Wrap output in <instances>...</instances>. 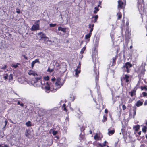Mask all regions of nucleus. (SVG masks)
I'll use <instances>...</instances> for the list:
<instances>
[{
    "instance_id": "f257e3e1",
    "label": "nucleus",
    "mask_w": 147,
    "mask_h": 147,
    "mask_svg": "<svg viewBox=\"0 0 147 147\" xmlns=\"http://www.w3.org/2000/svg\"><path fill=\"white\" fill-rule=\"evenodd\" d=\"M63 84V82H61V79L60 78L57 79L55 86L53 85L51 87V92H55L58 89L60 88Z\"/></svg>"
},
{
    "instance_id": "f03ea898",
    "label": "nucleus",
    "mask_w": 147,
    "mask_h": 147,
    "mask_svg": "<svg viewBox=\"0 0 147 147\" xmlns=\"http://www.w3.org/2000/svg\"><path fill=\"white\" fill-rule=\"evenodd\" d=\"M28 84L30 85H34V86H39L43 84V82L41 81L40 78H35L31 81H29L28 82Z\"/></svg>"
},
{
    "instance_id": "7ed1b4c3",
    "label": "nucleus",
    "mask_w": 147,
    "mask_h": 147,
    "mask_svg": "<svg viewBox=\"0 0 147 147\" xmlns=\"http://www.w3.org/2000/svg\"><path fill=\"white\" fill-rule=\"evenodd\" d=\"M133 65L129 62H126L123 66L121 67V69L124 72H127V73H130L131 70V68Z\"/></svg>"
},
{
    "instance_id": "20e7f679",
    "label": "nucleus",
    "mask_w": 147,
    "mask_h": 147,
    "mask_svg": "<svg viewBox=\"0 0 147 147\" xmlns=\"http://www.w3.org/2000/svg\"><path fill=\"white\" fill-rule=\"evenodd\" d=\"M44 83L42 86V88L45 89L46 92L47 93L49 92V90H50L51 91V87L53 86V85L52 83H49L47 81L44 82Z\"/></svg>"
},
{
    "instance_id": "39448f33",
    "label": "nucleus",
    "mask_w": 147,
    "mask_h": 147,
    "mask_svg": "<svg viewBox=\"0 0 147 147\" xmlns=\"http://www.w3.org/2000/svg\"><path fill=\"white\" fill-rule=\"evenodd\" d=\"M81 62L79 61L78 62V64L76 68L74 70L75 72V74L74 76L76 77H78L79 76V74L81 72Z\"/></svg>"
},
{
    "instance_id": "423d86ee",
    "label": "nucleus",
    "mask_w": 147,
    "mask_h": 147,
    "mask_svg": "<svg viewBox=\"0 0 147 147\" xmlns=\"http://www.w3.org/2000/svg\"><path fill=\"white\" fill-rule=\"evenodd\" d=\"M40 20H38L35 21L34 24L31 27V30L32 31H36L39 29Z\"/></svg>"
},
{
    "instance_id": "0eeeda50",
    "label": "nucleus",
    "mask_w": 147,
    "mask_h": 147,
    "mask_svg": "<svg viewBox=\"0 0 147 147\" xmlns=\"http://www.w3.org/2000/svg\"><path fill=\"white\" fill-rule=\"evenodd\" d=\"M129 76L127 74H125L124 76H123L121 77L120 80L121 82L125 81L126 83L128 84L129 82Z\"/></svg>"
},
{
    "instance_id": "6e6552de",
    "label": "nucleus",
    "mask_w": 147,
    "mask_h": 147,
    "mask_svg": "<svg viewBox=\"0 0 147 147\" xmlns=\"http://www.w3.org/2000/svg\"><path fill=\"white\" fill-rule=\"evenodd\" d=\"M94 72L95 75V81L96 83L99 80V71L96 69V66L95 65L94 66Z\"/></svg>"
},
{
    "instance_id": "1a4fd4ad",
    "label": "nucleus",
    "mask_w": 147,
    "mask_h": 147,
    "mask_svg": "<svg viewBox=\"0 0 147 147\" xmlns=\"http://www.w3.org/2000/svg\"><path fill=\"white\" fill-rule=\"evenodd\" d=\"M118 8L119 10L120 9H124L125 4L121 0H119L118 1Z\"/></svg>"
},
{
    "instance_id": "9d476101",
    "label": "nucleus",
    "mask_w": 147,
    "mask_h": 147,
    "mask_svg": "<svg viewBox=\"0 0 147 147\" xmlns=\"http://www.w3.org/2000/svg\"><path fill=\"white\" fill-rule=\"evenodd\" d=\"M145 70L143 67H141L138 70V72L139 73L140 75L141 76H144Z\"/></svg>"
},
{
    "instance_id": "9b49d317",
    "label": "nucleus",
    "mask_w": 147,
    "mask_h": 147,
    "mask_svg": "<svg viewBox=\"0 0 147 147\" xmlns=\"http://www.w3.org/2000/svg\"><path fill=\"white\" fill-rule=\"evenodd\" d=\"M98 17V16L97 15L93 16L92 18L91 22L94 23L96 22Z\"/></svg>"
},
{
    "instance_id": "f8f14e48",
    "label": "nucleus",
    "mask_w": 147,
    "mask_h": 147,
    "mask_svg": "<svg viewBox=\"0 0 147 147\" xmlns=\"http://www.w3.org/2000/svg\"><path fill=\"white\" fill-rule=\"evenodd\" d=\"M143 102L144 100L143 99L138 100L137 102L136 103L135 105L137 107H139L140 106H142L143 105Z\"/></svg>"
},
{
    "instance_id": "ddd939ff",
    "label": "nucleus",
    "mask_w": 147,
    "mask_h": 147,
    "mask_svg": "<svg viewBox=\"0 0 147 147\" xmlns=\"http://www.w3.org/2000/svg\"><path fill=\"white\" fill-rule=\"evenodd\" d=\"M118 57V56L117 55H116L114 57H113L112 59V66H115L116 64V60L117 58Z\"/></svg>"
},
{
    "instance_id": "4468645a",
    "label": "nucleus",
    "mask_w": 147,
    "mask_h": 147,
    "mask_svg": "<svg viewBox=\"0 0 147 147\" xmlns=\"http://www.w3.org/2000/svg\"><path fill=\"white\" fill-rule=\"evenodd\" d=\"M39 38L40 40H42L46 36L45 34L42 32H40L38 34Z\"/></svg>"
},
{
    "instance_id": "2eb2a0df",
    "label": "nucleus",
    "mask_w": 147,
    "mask_h": 147,
    "mask_svg": "<svg viewBox=\"0 0 147 147\" xmlns=\"http://www.w3.org/2000/svg\"><path fill=\"white\" fill-rule=\"evenodd\" d=\"M36 63H40V62L38 59H36L34 61H33L31 63V66L33 68L34 64Z\"/></svg>"
},
{
    "instance_id": "dca6fc26",
    "label": "nucleus",
    "mask_w": 147,
    "mask_h": 147,
    "mask_svg": "<svg viewBox=\"0 0 147 147\" xmlns=\"http://www.w3.org/2000/svg\"><path fill=\"white\" fill-rule=\"evenodd\" d=\"M117 19L118 20H120L122 18V14L121 12L119 11V12L117 14Z\"/></svg>"
},
{
    "instance_id": "f3484780",
    "label": "nucleus",
    "mask_w": 147,
    "mask_h": 147,
    "mask_svg": "<svg viewBox=\"0 0 147 147\" xmlns=\"http://www.w3.org/2000/svg\"><path fill=\"white\" fill-rule=\"evenodd\" d=\"M28 74L30 75H33L34 76L37 75V74L34 71L32 70H30L28 72Z\"/></svg>"
},
{
    "instance_id": "a211bd4d",
    "label": "nucleus",
    "mask_w": 147,
    "mask_h": 147,
    "mask_svg": "<svg viewBox=\"0 0 147 147\" xmlns=\"http://www.w3.org/2000/svg\"><path fill=\"white\" fill-rule=\"evenodd\" d=\"M58 30L59 31H62L64 33L66 32V28H63L60 26L59 27Z\"/></svg>"
},
{
    "instance_id": "6ab92c4d",
    "label": "nucleus",
    "mask_w": 147,
    "mask_h": 147,
    "mask_svg": "<svg viewBox=\"0 0 147 147\" xmlns=\"http://www.w3.org/2000/svg\"><path fill=\"white\" fill-rule=\"evenodd\" d=\"M136 90L134 89L131 90V91L130 92V96L131 97H133L134 95H136Z\"/></svg>"
},
{
    "instance_id": "aec40b11",
    "label": "nucleus",
    "mask_w": 147,
    "mask_h": 147,
    "mask_svg": "<svg viewBox=\"0 0 147 147\" xmlns=\"http://www.w3.org/2000/svg\"><path fill=\"white\" fill-rule=\"evenodd\" d=\"M140 82L138 81L136 85V86L134 88V89L137 90V89L140 88Z\"/></svg>"
},
{
    "instance_id": "412c9836",
    "label": "nucleus",
    "mask_w": 147,
    "mask_h": 147,
    "mask_svg": "<svg viewBox=\"0 0 147 147\" xmlns=\"http://www.w3.org/2000/svg\"><path fill=\"white\" fill-rule=\"evenodd\" d=\"M137 108L135 106H134L132 107V111L133 112V116H134L136 114V111Z\"/></svg>"
},
{
    "instance_id": "4be33fe9",
    "label": "nucleus",
    "mask_w": 147,
    "mask_h": 147,
    "mask_svg": "<svg viewBox=\"0 0 147 147\" xmlns=\"http://www.w3.org/2000/svg\"><path fill=\"white\" fill-rule=\"evenodd\" d=\"M140 126L139 125H137L134 127V128L135 131H138L140 129Z\"/></svg>"
},
{
    "instance_id": "5701e85b",
    "label": "nucleus",
    "mask_w": 147,
    "mask_h": 147,
    "mask_svg": "<svg viewBox=\"0 0 147 147\" xmlns=\"http://www.w3.org/2000/svg\"><path fill=\"white\" fill-rule=\"evenodd\" d=\"M42 40H43L44 41V42L45 43H46L48 41H50L49 40V38L48 37H46V36L44 37L42 39Z\"/></svg>"
},
{
    "instance_id": "b1692460",
    "label": "nucleus",
    "mask_w": 147,
    "mask_h": 147,
    "mask_svg": "<svg viewBox=\"0 0 147 147\" xmlns=\"http://www.w3.org/2000/svg\"><path fill=\"white\" fill-rule=\"evenodd\" d=\"M92 34L90 33H89L87 34L85 36V38L86 39H88L89 40L90 38V37L91 36Z\"/></svg>"
},
{
    "instance_id": "393cba45",
    "label": "nucleus",
    "mask_w": 147,
    "mask_h": 147,
    "mask_svg": "<svg viewBox=\"0 0 147 147\" xmlns=\"http://www.w3.org/2000/svg\"><path fill=\"white\" fill-rule=\"evenodd\" d=\"M77 112L79 115L78 117H79L81 116L82 114H83V113L81 112V111H80V109L79 108L77 109Z\"/></svg>"
},
{
    "instance_id": "a878e982",
    "label": "nucleus",
    "mask_w": 147,
    "mask_h": 147,
    "mask_svg": "<svg viewBox=\"0 0 147 147\" xmlns=\"http://www.w3.org/2000/svg\"><path fill=\"white\" fill-rule=\"evenodd\" d=\"M142 130L143 132L145 133L147 131V127L146 126H144L142 129Z\"/></svg>"
},
{
    "instance_id": "bb28decb",
    "label": "nucleus",
    "mask_w": 147,
    "mask_h": 147,
    "mask_svg": "<svg viewBox=\"0 0 147 147\" xmlns=\"http://www.w3.org/2000/svg\"><path fill=\"white\" fill-rule=\"evenodd\" d=\"M86 46H85L84 47H83V48L81 49V50L80 51V53L81 54H82L84 53V51L86 50Z\"/></svg>"
},
{
    "instance_id": "cd10ccee",
    "label": "nucleus",
    "mask_w": 147,
    "mask_h": 147,
    "mask_svg": "<svg viewBox=\"0 0 147 147\" xmlns=\"http://www.w3.org/2000/svg\"><path fill=\"white\" fill-rule=\"evenodd\" d=\"M115 132L114 130H112L109 131L108 134L109 135H111L113 134Z\"/></svg>"
},
{
    "instance_id": "c85d7f7f",
    "label": "nucleus",
    "mask_w": 147,
    "mask_h": 147,
    "mask_svg": "<svg viewBox=\"0 0 147 147\" xmlns=\"http://www.w3.org/2000/svg\"><path fill=\"white\" fill-rule=\"evenodd\" d=\"M80 131H81V133L82 134L83 133L84 134V131L85 130V128L84 126H82L80 129Z\"/></svg>"
},
{
    "instance_id": "c756f323",
    "label": "nucleus",
    "mask_w": 147,
    "mask_h": 147,
    "mask_svg": "<svg viewBox=\"0 0 147 147\" xmlns=\"http://www.w3.org/2000/svg\"><path fill=\"white\" fill-rule=\"evenodd\" d=\"M140 88L142 90H145L146 91H147V86L146 85L144 86H141L140 87Z\"/></svg>"
},
{
    "instance_id": "7c9ffc66",
    "label": "nucleus",
    "mask_w": 147,
    "mask_h": 147,
    "mask_svg": "<svg viewBox=\"0 0 147 147\" xmlns=\"http://www.w3.org/2000/svg\"><path fill=\"white\" fill-rule=\"evenodd\" d=\"M19 65V63H17L16 64H12L11 65V66L12 67H13L14 68H16Z\"/></svg>"
},
{
    "instance_id": "2f4dec72",
    "label": "nucleus",
    "mask_w": 147,
    "mask_h": 147,
    "mask_svg": "<svg viewBox=\"0 0 147 147\" xmlns=\"http://www.w3.org/2000/svg\"><path fill=\"white\" fill-rule=\"evenodd\" d=\"M62 109L63 110L67 111V110L66 109V105L65 104H64L63 105L62 107Z\"/></svg>"
},
{
    "instance_id": "473e14b6",
    "label": "nucleus",
    "mask_w": 147,
    "mask_h": 147,
    "mask_svg": "<svg viewBox=\"0 0 147 147\" xmlns=\"http://www.w3.org/2000/svg\"><path fill=\"white\" fill-rule=\"evenodd\" d=\"M84 134L83 133L82 134L80 133V138L81 139H83L84 137Z\"/></svg>"
},
{
    "instance_id": "72a5a7b5",
    "label": "nucleus",
    "mask_w": 147,
    "mask_h": 147,
    "mask_svg": "<svg viewBox=\"0 0 147 147\" xmlns=\"http://www.w3.org/2000/svg\"><path fill=\"white\" fill-rule=\"evenodd\" d=\"M26 125L28 126L29 127L31 126V122L30 121H28V122H27L26 123Z\"/></svg>"
},
{
    "instance_id": "f704fd0d",
    "label": "nucleus",
    "mask_w": 147,
    "mask_h": 147,
    "mask_svg": "<svg viewBox=\"0 0 147 147\" xmlns=\"http://www.w3.org/2000/svg\"><path fill=\"white\" fill-rule=\"evenodd\" d=\"M13 78V75L12 74H10L9 76V81H11V80H12V79Z\"/></svg>"
},
{
    "instance_id": "c9c22d12",
    "label": "nucleus",
    "mask_w": 147,
    "mask_h": 147,
    "mask_svg": "<svg viewBox=\"0 0 147 147\" xmlns=\"http://www.w3.org/2000/svg\"><path fill=\"white\" fill-rule=\"evenodd\" d=\"M98 46V43H97L96 44H95L94 45V48H93V49H94V51H95V50H96V49L97 48Z\"/></svg>"
},
{
    "instance_id": "e433bc0d",
    "label": "nucleus",
    "mask_w": 147,
    "mask_h": 147,
    "mask_svg": "<svg viewBox=\"0 0 147 147\" xmlns=\"http://www.w3.org/2000/svg\"><path fill=\"white\" fill-rule=\"evenodd\" d=\"M97 147H104V146L101 143H98L97 144Z\"/></svg>"
},
{
    "instance_id": "4c0bfd02",
    "label": "nucleus",
    "mask_w": 147,
    "mask_h": 147,
    "mask_svg": "<svg viewBox=\"0 0 147 147\" xmlns=\"http://www.w3.org/2000/svg\"><path fill=\"white\" fill-rule=\"evenodd\" d=\"M56 25V24L51 23L49 24V26L51 27H54Z\"/></svg>"
},
{
    "instance_id": "58836bf2",
    "label": "nucleus",
    "mask_w": 147,
    "mask_h": 147,
    "mask_svg": "<svg viewBox=\"0 0 147 147\" xmlns=\"http://www.w3.org/2000/svg\"><path fill=\"white\" fill-rule=\"evenodd\" d=\"M94 24H89L88 25V27L89 28H91L92 27H93L94 26Z\"/></svg>"
},
{
    "instance_id": "ea45409f",
    "label": "nucleus",
    "mask_w": 147,
    "mask_h": 147,
    "mask_svg": "<svg viewBox=\"0 0 147 147\" xmlns=\"http://www.w3.org/2000/svg\"><path fill=\"white\" fill-rule=\"evenodd\" d=\"M26 131L27 132L26 133V136L28 137V135L30 134V131L28 130Z\"/></svg>"
},
{
    "instance_id": "a19ab883",
    "label": "nucleus",
    "mask_w": 147,
    "mask_h": 147,
    "mask_svg": "<svg viewBox=\"0 0 147 147\" xmlns=\"http://www.w3.org/2000/svg\"><path fill=\"white\" fill-rule=\"evenodd\" d=\"M52 133L53 135H55L57 133V131H52Z\"/></svg>"
},
{
    "instance_id": "79ce46f5",
    "label": "nucleus",
    "mask_w": 147,
    "mask_h": 147,
    "mask_svg": "<svg viewBox=\"0 0 147 147\" xmlns=\"http://www.w3.org/2000/svg\"><path fill=\"white\" fill-rule=\"evenodd\" d=\"M17 104L18 105H19L22 107H23L24 106V104L22 103H20V101H18V102Z\"/></svg>"
},
{
    "instance_id": "37998d69",
    "label": "nucleus",
    "mask_w": 147,
    "mask_h": 147,
    "mask_svg": "<svg viewBox=\"0 0 147 147\" xmlns=\"http://www.w3.org/2000/svg\"><path fill=\"white\" fill-rule=\"evenodd\" d=\"M142 94L144 97L146 96H147V93L144 92L142 93Z\"/></svg>"
},
{
    "instance_id": "c03bdc74",
    "label": "nucleus",
    "mask_w": 147,
    "mask_h": 147,
    "mask_svg": "<svg viewBox=\"0 0 147 147\" xmlns=\"http://www.w3.org/2000/svg\"><path fill=\"white\" fill-rule=\"evenodd\" d=\"M49 77L48 76H47L46 77H45L44 78V79L46 80L45 81H47L49 79Z\"/></svg>"
},
{
    "instance_id": "a18cd8bd",
    "label": "nucleus",
    "mask_w": 147,
    "mask_h": 147,
    "mask_svg": "<svg viewBox=\"0 0 147 147\" xmlns=\"http://www.w3.org/2000/svg\"><path fill=\"white\" fill-rule=\"evenodd\" d=\"M8 75L7 74H5V76H4V78L5 80L7 79L8 78Z\"/></svg>"
},
{
    "instance_id": "49530a36",
    "label": "nucleus",
    "mask_w": 147,
    "mask_h": 147,
    "mask_svg": "<svg viewBox=\"0 0 147 147\" xmlns=\"http://www.w3.org/2000/svg\"><path fill=\"white\" fill-rule=\"evenodd\" d=\"M126 106L125 105H122V109L123 110H125L126 109Z\"/></svg>"
},
{
    "instance_id": "de8ad7c7",
    "label": "nucleus",
    "mask_w": 147,
    "mask_h": 147,
    "mask_svg": "<svg viewBox=\"0 0 147 147\" xmlns=\"http://www.w3.org/2000/svg\"><path fill=\"white\" fill-rule=\"evenodd\" d=\"M16 12L17 13H19V14L20 13V11L19 9L17 8L16 9Z\"/></svg>"
},
{
    "instance_id": "09e8293b",
    "label": "nucleus",
    "mask_w": 147,
    "mask_h": 147,
    "mask_svg": "<svg viewBox=\"0 0 147 147\" xmlns=\"http://www.w3.org/2000/svg\"><path fill=\"white\" fill-rule=\"evenodd\" d=\"M0 147H8V146L6 145H0Z\"/></svg>"
},
{
    "instance_id": "8fccbe9b",
    "label": "nucleus",
    "mask_w": 147,
    "mask_h": 147,
    "mask_svg": "<svg viewBox=\"0 0 147 147\" xmlns=\"http://www.w3.org/2000/svg\"><path fill=\"white\" fill-rule=\"evenodd\" d=\"M104 119H107V114L103 116Z\"/></svg>"
},
{
    "instance_id": "3c124183",
    "label": "nucleus",
    "mask_w": 147,
    "mask_h": 147,
    "mask_svg": "<svg viewBox=\"0 0 147 147\" xmlns=\"http://www.w3.org/2000/svg\"><path fill=\"white\" fill-rule=\"evenodd\" d=\"M99 6V5H98V7H95L94 8V9L95 10H96L97 11H99V9L98 8V7Z\"/></svg>"
},
{
    "instance_id": "603ef678",
    "label": "nucleus",
    "mask_w": 147,
    "mask_h": 147,
    "mask_svg": "<svg viewBox=\"0 0 147 147\" xmlns=\"http://www.w3.org/2000/svg\"><path fill=\"white\" fill-rule=\"evenodd\" d=\"M93 30V27H92L91 28L90 30V31L89 33L92 34V32Z\"/></svg>"
},
{
    "instance_id": "864d4df0",
    "label": "nucleus",
    "mask_w": 147,
    "mask_h": 147,
    "mask_svg": "<svg viewBox=\"0 0 147 147\" xmlns=\"http://www.w3.org/2000/svg\"><path fill=\"white\" fill-rule=\"evenodd\" d=\"M94 138L95 139H96L98 138H99V137L97 135H96L94 136Z\"/></svg>"
},
{
    "instance_id": "5fc2aeb1",
    "label": "nucleus",
    "mask_w": 147,
    "mask_h": 147,
    "mask_svg": "<svg viewBox=\"0 0 147 147\" xmlns=\"http://www.w3.org/2000/svg\"><path fill=\"white\" fill-rule=\"evenodd\" d=\"M107 143V142L106 141L104 142L103 144L102 145L104 147L106 145V143Z\"/></svg>"
},
{
    "instance_id": "6e6d98bb",
    "label": "nucleus",
    "mask_w": 147,
    "mask_h": 147,
    "mask_svg": "<svg viewBox=\"0 0 147 147\" xmlns=\"http://www.w3.org/2000/svg\"><path fill=\"white\" fill-rule=\"evenodd\" d=\"M129 22L128 21H127L126 22V26H127V27H128V26H129Z\"/></svg>"
},
{
    "instance_id": "4d7b16f0",
    "label": "nucleus",
    "mask_w": 147,
    "mask_h": 147,
    "mask_svg": "<svg viewBox=\"0 0 147 147\" xmlns=\"http://www.w3.org/2000/svg\"><path fill=\"white\" fill-rule=\"evenodd\" d=\"M105 112L106 114H107L108 113V110L107 109H105Z\"/></svg>"
},
{
    "instance_id": "13d9d810",
    "label": "nucleus",
    "mask_w": 147,
    "mask_h": 147,
    "mask_svg": "<svg viewBox=\"0 0 147 147\" xmlns=\"http://www.w3.org/2000/svg\"><path fill=\"white\" fill-rule=\"evenodd\" d=\"M5 126L4 127V128L5 127L6 124H7V123H8V121H7V120H5Z\"/></svg>"
},
{
    "instance_id": "bf43d9fd",
    "label": "nucleus",
    "mask_w": 147,
    "mask_h": 147,
    "mask_svg": "<svg viewBox=\"0 0 147 147\" xmlns=\"http://www.w3.org/2000/svg\"><path fill=\"white\" fill-rule=\"evenodd\" d=\"M23 56L24 57V58L26 59V60H27L28 59V57H26V56L25 55H23Z\"/></svg>"
},
{
    "instance_id": "052dcab7",
    "label": "nucleus",
    "mask_w": 147,
    "mask_h": 147,
    "mask_svg": "<svg viewBox=\"0 0 147 147\" xmlns=\"http://www.w3.org/2000/svg\"><path fill=\"white\" fill-rule=\"evenodd\" d=\"M144 105H147V100H145L144 103Z\"/></svg>"
},
{
    "instance_id": "680f3d73",
    "label": "nucleus",
    "mask_w": 147,
    "mask_h": 147,
    "mask_svg": "<svg viewBox=\"0 0 147 147\" xmlns=\"http://www.w3.org/2000/svg\"><path fill=\"white\" fill-rule=\"evenodd\" d=\"M6 67V65H5L4 67H2L1 69H4Z\"/></svg>"
},
{
    "instance_id": "e2e57ef3",
    "label": "nucleus",
    "mask_w": 147,
    "mask_h": 147,
    "mask_svg": "<svg viewBox=\"0 0 147 147\" xmlns=\"http://www.w3.org/2000/svg\"><path fill=\"white\" fill-rule=\"evenodd\" d=\"M83 55L82 54L81 55H80V59L81 60L82 59V58H83Z\"/></svg>"
},
{
    "instance_id": "0e129e2a",
    "label": "nucleus",
    "mask_w": 147,
    "mask_h": 147,
    "mask_svg": "<svg viewBox=\"0 0 147 147\" xmlns=\"http://www.w3.org/2000/svg\"><path fill=\"white\" fill-rule=\"evenodd\" d=\"M56 79L55 78H53L51 80L53 82Z\"/></svg>"
},
{
    "instance_id": "69168bd1",
    "label": "nucleus",
    "mask_w": 147,
    "mask_h": 147,
    "mask_svg": "<svg viewBox=\"0 0 147 147\" xmlns=\"http://www.w3.org/2000/svg\"><path fill=\"white\" fill-rule=\"evenodd\" d=\"M55 138V140H57L59 139V137L57 136H56Z\"/></svg>"
},
{
    "instance_id": "338daca9",
    "label": "nucleus",
    "mask_w": 147,
    "mask_h": 147,
    "mask_svg": "<svg viewBox=\"0 0 147 147\" xmlns=\"http://www.w3.org/2000/svg\"><path fill=\"white\" fill-rule=\"evenodd\" d=\"M92 131L91 130H90L89 131V134H92Z\"/></svg>"
},
{
    "instance_id": "774afa93",
    "label": "nucleus",
    "mask_w": 147,
    "mask_h": 147,
    "mask_svg": "<svg viewBox=\"0 0 147 147\" xmlns=\"http://www.w3.org/2000/svg\"><path fill=\"white\" fill-rule=\"evenodd\" d=\"M141 134V131H139L138 133V134L139 135H140Z\"/></svg>"
}]
</instances>
